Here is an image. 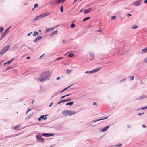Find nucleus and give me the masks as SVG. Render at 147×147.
Wrapping results in <instances>:
<instances>
[{
	"instance_id": "nucleus-1",
	"label": "nucleus",
	"mask_w": 147,
	"mask_h": 147,
	"mask_svg": "<svg viewBox=\"0 0 147 147\" xmlns=\"http://www.w3.org/2000/svg\"><path fill=\"white\" fill-rule=\"evenodd\" d=\"M51 73L50 71H44L41 74L39 80L40 82L46 81L47 80L49 79Z\"/></svg>"
},
{
	"instance_id": "nucleus-2",
	"label": "nucleus",
	"mask_w": 147,
	"mask_h": 147,
	"mask_svg": "<svg viewBox=\"0 0 147 147\" xmlns=\"http://www.w3.org/2000/svg\"><path fill=\"white\" fill-rule=\"evenodd\" d=\"M11 45L8 46L7 45L4 47L0 51V55H3L9 49Z\"/></svg>"
},
{
	"instance_id": "nucleus-3",
	"label": "nucleus",
	"mask_w": 147,
	"mask_h": 147,
	"mask_svg": "<svg viewBox=\"0 0 147 147\" xmlns=\"http://www.w3.org/2000/svg\"><path fill=\"white\" fill-rule=\"evenodd\" d=\"M35 137L36 139V141L38 142H43L44 141V139L42 138L41 135L40 134L36 135Z\"/></svg>"
},
{
	"instance_id": "nucleus-4",
	"label": "nucleus",
	"mask_w": 147,
	"mask_h": 147,
	"mask_svg": "<svg viewBox=\"0 0 147 147\" xmlns=\"http://www.w3.org/2000/svg\"><path fill=\"white\" fill-rule=\"evenodd\" d=\"M11 27V26L9 27V28H7L5 30L3 33L2 34L1 37L0 38V40H2L5 36L7 34L9 30Z\"/></svg>"
},
{
	"instance_id": "nucleus-5",
	"label": "nucleus",
	"mask_w": 147,
	"mask_h": 147,
	"mask_svg": "<svg viewBox=\"0 0 147 147\" xmlns=\"http://www.w3.org/2000/svg\"><path fill=\"white\" fill-rule=\"evenodd\" d=\"M51 13L45 12L40 15L38 16L39 18V19H40V18H43L44 17H45L46 16H47Z\"/></svg>"
},
{
	"instance_id": "nucleus-6",
	"label": "nucleus",
	"mask_w": 147,
	"mask_h": 147,
	"mask_svg": "<svg viewBox=\"0 0 147 147\" xmlns=\"http://www.w3.org/2000/svg\"><path fill=\"white\" fill-rule=\"evenodd\" d=\"M54 133H44L42 134V135L43 136L46 137H50L53 136H54Z\"/></svg>"
},
{
	"instance_id": "nucleus-7",
	"label": "nucleus",
	"mask_w": 147,
	"mask_h": 147,
	"mask_svg": "<svg viewBox=\"0 0 147 147\" xmlns=\"http://www.w3.org/2000/svg\"><path fill=\"white\" fill-rule=\"evenodd\" d=\"M142 0H138V1H135L134 5L136 6H140L141 4V1Z\"/></svg>"
},
{
	"instance_id": "nucleus-8",
	"label": "nucleus",
	"mask_w": 147,
	"mask_h": 147,
	"mask_svg": "<svg viewBox=\"0 0 147 147\" xmlns=\"http://www.w3.org/2000/svg\"><path fill=\"white\" fill-rule=\"evenodd\" d=\"M42 38V37L40 36H39L38 37H36L34 40V42L35 43L36 42L38 41L39 40H41Z\"/></svg>"
},
{
	"instance_id": "nucleus-9",
	"label": "nucleus",
	"mask_w": 147,
	"mask_h": 147,
	"mask_svg": "<svg viewBox=\"0 0 147 147\" xmlns=\"http://www.w3.org/2000/svg\"><path fill=\"white\" fill-rule=\"evenodd\" d=\"M92 9V8H90L88 9H85L84 10V14H86L89 13Z\"/></svg>"
},
{
	"instance_id": "nucleus-10",
	"label": "nucleus",
	"mask_w": 147,
	"mask_h": 147,
	"mask_svg": "<svg viewBox=\"0 0 147 147\" xmlns=\"http://www.w3.org/2000/svg\"><path fill=\"white\" fill-rule=\"evenodd\" d=\"M69 115H74L76 113V112L71 110H68Z\"/></svg>"
},
{
	"instance_id": "nucleus-11",
	"label": "nucleus",
	"mask_w": 147,
	"mask_h": 147,
	"mask_svg": "<svg viewBox=\"0 0 147 147\" xmlns=\"http://www.w3.org/2000/svg\"><path fill=\"white\" fill-rule=\"evenodd\" d=\"M68 110H65L62 112V113L64 114L66 116H68L69 115Z\"/></svg>"
},
{
	"instance_id": "nucleus-12",
	"label": "nucleus",
	"mask_w": 147,
	"mask_h": 147,
	"mask_svg": "<svg viewBox=\"0 0 147 147\" xmlns=\"http://www.w3.org/2000/svg\"><path fill=\"white\" fill-rule=\"evenodd\" d=\"M109 127L110 126H107L104 127L101 130V131L102 132H104L106 131L107 130V129L109 128Z\"/></svg>"
},
{
	"instance_id": "nucleus-13",
	"label": "nucleus",
	"mask_w": 147,
	"mask_h": 147,
	"mask_svg": "<svg viewBox=\"0 0 147 147\" xmlns=\"http://www.w3.org/2000/svg\"><path fill=\"white\" fill-rule=\"evenodd\" d=\"M146 98V96L145 95H143L140 98H137L136 100H142L145 98Z\"/></svg>"
},
{
	"instance_id": "nucleus-14",
	"label": "nucleus",
	"mask_w": 147,
	"mask_h": 147,
	"mask_svg": "<svg viewBox=\"0 0 147 147\" xmlns=\"http://www.w3.org/2000/svg\"><path fill=\"white\" fill-rule=\"evenodd\" d=\"M147 52V47L144 49H143L141 51V53L142 54H143Z\"/></svg>"
},
{
	"instance_id": "nucleus-15",
	"label": "nucleus",
	"mask_w": 147,
	"mask_h": 147,
	"mask_svg": "<svg viewBox=\"0 0 147 147\" xmlns=\"http://www.w3.org/2000/svg\"><path fill=\"white\" fill-rule=\"evenodd\" d=\"M90 57L92 58V59H91V60H92L94 58L95 56V55L94 53H90Z\"/></svg>"
},
{
	"instance_id": "nucleus-16",
	"label": "nucleus",
	"mask_w": 147,
	"mask_h": 147,
	"mask_svg": "<svg viewBox=\"0 0 147 147\" xmlns=\"http://www.w3.org/2000/svg\"><path fill=\"white\" fill-rule=\"evenodd\" d=\"M65 0H57L56 3L57 4H59L60 3L64 2Z\"/></svg>"
},
{
	"instance_id": "nucleus-17",
	"label": "nucleus",
	"mask_w": 147,
	"mask_h": 147,
	"mask_svg": "<svg viewBox=\"0 0 147 147\" xmlns=\"http://www.w3.org/2000/svg\"><path fill=\"white\" fill-rule=\"evenodd\" d=\"M54 29V28H53V27L52 28H47L46 29L45 31L46 32H48L50 30L52 31V30H53Z\"/></svg>"
},
{
	"instance_id": "nucleus-18",
	"label": "nucleus",
	"mask_w": 147,
	"mask_h": 147,
	"mask_svg": "<svg viewBox=\"0 0 147 147\" xmlns=\"http://www.w3.org/2000/svg\"><path fill=\"white\" fill-rule=\"evenodd\" d=\"M14 59V58H13L12 59L10 60L9 61L5 63H4V65H5L6 64H10L11 62H12V61H13Z\"/></svg>"
},
{
	"instance_id": "nucleus-19",
	"label": "nucleus",
	"mask_w": 147,
	"mask_h": 147,
	"mask_svg": "<svg viewBox=\"0 0 147 147\" xmlns=\"http://www.w3.org/2000/svg\"><path fill=\"white\" fill-rule=\"evenodd\" d=\"M47 115H42L40 116V117L41 119H43L44 120H45L47 119V117L46 116Z\"/></svg>"
},
{
	"instance_id": "nucleus-20",
	"label": "nucleus",
	"mask_w": 147,
	"mask_h": 147,
	"mask_svg": "<svg viewBox=\"0 0 147 147\" xmlns=\"http://www.w3.org/2000/svg\"><path fill=\"white\" fill-rule=\"evenodd\" d=\"M74 102L73 101L70 102H69L67 103L66 104V105H69V106H71L72 105L74 104Z\"/></svg>"
},
{
	"instance_id": "nucleus-21",
	"label": "nucleus",
	"mask_w": 147,
	"mask_h": 147,
	"mask_svg": "<svg viewBox=\"0 0 147 147\" xmlns=\"http://www.w3.org/2000/svg\"><path fill=\"white\" fill-rule=\"evenodd\" d=\"M101 68H102V67H99V68H96V69H95L93 70L94 73L96 72L99 71Z\"/></svg>"
},
{
	"instance_id": "nucleus-22",
	"label": "nucleus",
	"mask_w": 147,
	"mask_h": 147,
	"mask_svg": "<svg viewBox=\"0 0 147 147\" xmlns=\"http://www.w3.org/2000/svg\"><path fill=\"white\" fill-rule=\"evenodd\" d=\"M57 33V30H56L55 31H53L52 32V33L51 34V35L53 36L54 34H56Z\"/></svg>"
},
{
	"instance_id": "nucleus-23",
	"label": "nucleus",
	"mask_w": 147,
	"mask_h": 147,
	"mask_svg": "<svg viewBox=\"0 0 147 147\" xmlns=\"http://www.w3.org/2000/svg\"><path fill=\"white\" fill-rule=\"evenodd\" d=\"M147 109V106L144 107H142L138 109H137L138 110H144L146 109Z\"/></svg>"
},
{
	"instance_id": "nucleus-24",
	"label": "nucleus",
	"mask_w": 147,
	"mask_h": 147,
	"mask_svg": "<svg viewBox=\"0 0 147 147\" xmlns=\"http://www.w3.org/2000/svg\"><path fill=\"white\" fill-rule=\"evenodd\" d=\"M90 17H88L85 18L83 19V21L85 22V21H86L87 20L90 19Z\"/></svg>"
},
{
	"instance_id": "nucleus-25",
	"label": "nucleus",
	"mask_w": 147,
	"mask_h": 147,
	"mask_svg": "<svg viewBox=\"0 0 147 147\" xmlns=\"http://www.w3.org/2000/svg\"><path fill=\"white\" fill-rule=\"evenodd\" d=\"M138 27L136 25H133L131 26V28L133 29H136Z\"/></svg>"
},
{
	"instance_id": "nucleus-26",
	"label": "nucleus",
	"mask_w": 147,
	"mask_h": 147,
	"mask_svg": "<svg viewBox=\"0 0 147 147\" xmlns=\"http://www.w3.org/2000/svg\"><path fill=\"white\" fill-rule=\"evenodd\" d=\"M65 100H62L57 102V104H59L61 102H65Z\"/></svg>"
},
{
	"instance_id": "nucleus-27",
	"label": "nucleus",
	"mask_w": 147,
	"mask_h": 147,
	"mask_svg": "<svg viewBox=\"0 0 147 147\" xmlns=\"http://www.w3.org/2000/svg\"><path fill=\"white\" fill-rule=\"evenodd\" d=\"M39 34V33L38 32L35 31L34 32L33 35L34 36H36V35H38Z\"/></svg>"
},
{
	"instance_id": "nucleus-28",
	"label": "nucleus",
	"mask_w": 147,
	"mask_h": 147,
	"mask_svg": "<svg viewBox=\"0 0 147 147\" xmlns=\"http://www.w3.org/2000/svg\"><path fill=\"white\" fill-rule=\"evenodd\" d=\"M128 52V51L127 50H124L123 51V52L122 53V55H123L125 54H126Z\"/></svg>"
},
{
	"instance_id": "nucleus-29",
	"label": "nucleus",
	"mask_w": 147,
	"mask_h": 147,
	"mask_svg": "<svg viewBox=\"0 0 147 147\" xmlns=\"http://www.w3.org/2000/svg\"><path fill=\"white\" fill-rule=\"evenodd\" d=\"M33 114V113H32L31 114H30L28 117H27L26 118V119H28L29 118H30Z\"/></svg>"
},
{
	"instance_id": "nucleus-30",
	"label": "nucleus",
	"mask_w": 147,
	"mask_h": 147,
	"mask_svg": "<svg viewBox=\"0 0 147 147\" xmlns=\"http://www.w3.org/2000/svg\"><path fill=\"white\" fill-rule=\"evenodd\" d=\"M74 55L72 53H70L68 55V56L69 57H71L74 56Z\"/></svg>"
},
{
	"instance_id": "nucleus-31",
	"label": "nucleus",
	"mask_w": 147,
	"mask_h": 147,
	"mask_svg": "<svg viewBox=\"0 0 147 147\" xmlns=\"http://www.w3.org/2000/svg\"><path fill=\"white\" fill-rule=\"evenodd\" d=\"M75 26V25L74 23H72L71 25V28H74Z\"/></svg>"
},
{
	"instance_id": "nucleus-32",
	"label": "nucleus",
	"mask_w": 147,
	"mask_h": 147,
	"mask_svg": "<svg viewBox=\"0 0 147 147\" xmlns=\"http://www.w3.org/2000/svg\"><path fill=\"white\" fill-rule=\"evenodd\" d=\"M100 120H101V119H97L96 120H93L92 121L94 123H95L97 121H100Z\"/></svg>"
},
{
	"instance_id": "nucleus-33",
	"label": "nucleus",
	"mask_w": 147,
	"mask_h": 147,
	"mask_svg": "<svg viewBox=\"0 0 147 147\" xmlns=\"http://www.w3.org/2000/svg\"><path fill=\"white\" fill-rule=\"evenodd\" d=\"M116 18V16H112L111 17V19L112 20H115V19Z\"/></svg>"
},
{
	"instance_id": "nucleus-34",
	"label": "nucleus",
	"mask_w": 147,
	"mask_h": 147,
	"mask_svg": "<svg viewBox=\"0 0 147 147\" xmlns=\"http://www.w3.org/2000/svg\"><path fill=\"white\" fill-rule=\"evenodd\" d=\"M71 100V99L70 98H68L67 99L65 100V102H67Z\"/></svg>"
},
{
	"instance_id": "nucleus-35",
	"label": "nucleus",
	"mask_w": 147,
	"mask_h": 147,
	"mask_svg": "<svg viewBox=\"0 0 147 147\" xmlns=\"http://www.w3.org/2000/svg\"><path fill=\"white\" fill-rule=\"evenodd\" d=\"M39 19V18L38 17V16H36L35 18V19H34L33 20V21H35L36 20H38Z\"/></svg>"
},
{
	"instance_id": "nucleus-36",
	"label": "nucleus",
	"mask_w": 147,
	"mask_h": 147,
	"mask_svg": "<svg viewBox=\"0 0 147 147\" xmlns=\"http://www.w3.org/2000/svg\"><path fill=\"white\" fill-rule=\"evenodd\" d=\"M60 11L61 12H63V7L62 6H61L60 7Z\"/></svg>"
},
{
	"instance_id": "nucleus-37",
	"label": "nucleus",
	"mask_w": 147,
	"mask_h": 147,
	"mask_svg": "<svg viewBox=\"0 0 147 147\" xmlns=\"http://www.w3.org/2000/svg\"><path fill=\"white\" fill-rule=\"evenodd\" d=\"M108 118V116H105V117L104 118H101L100 119H101V120H105V119H107Z\"/></svg>"
},
{
	"instance_id": "nucleus-38",
	"label": "nucleus",
	"mask_w": 147,
	"mask_h": 147,
	"mask_svg": "<svg viewBox=\"0 0 147 147\" xmlns=\"http://www.w3.org/2000/svg\"><path fill=\"white\" fill-rule=\"evenodd\" d=\"M4 28L3 27H0V32H1L3 30Z\"/></svg>"
},
{
	"instance_id": "nucleus-39",
	"label": "nucleus",
	"mask_w": 147,
	"mask_h": 147,
	"mask_svg": "<svg viewBox=\"0 0 147 147\" xmlns=\"http://www.w3.org/2000/svg\"><path fill=\"white\" fill-rule=\"evenodd\" d=\"M143 61L145 63H147V57L144 59Z\"/></svg>"
},
{
	"instance_id": "nucleus-40",
	"label": "nucleus",
	"mask_w": 147,
	"mask_h": 147,
	"mask_svg": "<svg viewBox=\"0 0 147 147\" xmlns=\"http://www.w3.org/2000/svg\"><path fill=\"white\" fill-rule=\"evenodd\" d=\"M71 70H69V69H68L67 73L68 74H70L71 73Z\"/></svg>"
},
{
	"instance_id": "nucleus-41",
	"label": "nucleus",
	"mask_w": 147,
	"mask_h": 147,
	"mask_svg": "<svg viewBox=\"0 0 147 147\" xmlns=\"http://www.w3.org/2000/svg\"><path fill=\"white\" fill-rule=\"evenodd\" d=\"M122 144L120 143H119L118 144L115 145V146H118V147H120L121 146Z\"/></svg>"
},
{
	"instance_id": "nucleus-42",
	"label": "nucleus",
	"mask_w": 147,
	"mask_h": 147,
	"mask_svg": "<svg viewBox=\"0 0 147 147\" xmlns=\"http://www.w3.org/2000/svg\"><path fill=\"white\" fill-rule=\"evenodd\" d=\"M20 127L19 126H15L14 128V129L16 130L18 128Z\"/></svg>"
},
{
	"instance_id": "nucleus-43",
	"label": "nucleus",
	"mask_w": 147,
	"mask_h": 147,
	"mask_svg": "<svg viewBox=\"0 0 147 147\" xmlns=\"http://www.w3.org/2000/svg\"><path fill=\"white\" fill-rule=\"evenodd\" d=\"M59 93H59V92H55V93H54V94H53V95L54 96H56L57 95H58V94H59Z\"/></svg>"
},
{
	"instance_id": "nucleus-44",
	"label": "nucleus",
	"mask_w": 147,
	"mask_h": 147,
	"mask_svg": "<svg viewBox=\"0 0 147 147\" xmlns=\"http://www.w3.org/2000/svg\"><path fill=\"white\" fill-rule=\"evenodd\" d=\"M134 77L133 76H131V77H130V79L131 81H132L134 79Z\"/></svg>"
},
{
	"instance_id": "nucleus-45",
	"label": "nucleus",
	"mask_w": 147,
	"mask_h": 147,
	"mask_svg": "<svg viewBox=\"0 0 147 147\" xmlns=\"http://www.w3.org/2000/svg\"><path fill=\"white\" fill-rule=\"evenodd\" d=\"M66 90V89L64 88V89H63V90H62L61 91V92H59V93H62L63 92H64Z\"/></svg>"
},
{
	"instance_id": "nucleus-46",
	"label": "nucleus",
	"mask_w": 147,
	"mask_h": 147,
	"mask_svg": "<svg viewBox=\"0 0 147 147\" xmlns=\"http://www.w3.org/2000/svg\"><path fill=\"white\" fill-rule=\"evenodd\" d=\"M38 7V4L37 3L35 4L34 5V8H36V7Z\"/></svg>"
},
{
	"instance_id": "nucleus-47",
	"label": "nucleus",
	"mask_w": 147,
	"mask_h": 147,
	"mask_svg": "<svg viewBox=\"0 0 147 147\" xmlns=\"http://www.w3.org/2000/svg\"><path fill=\"white\" fill-rule=\"evenodd\" d=\"M63 58V57H59V58H57L56 59V60H60V59H62Z\"/></svg>"
},
{
	"instance_id": "nucleus-48",
	"label": "nucleus",
	"mask_w": 147,
	"mask_h": 147,
	"mask_svg": "<svg viewBox=\"0 0 147 147\" xmlns=\"http://www.w3.org/2000/svg\"><path fill=\"white\" fill-rule=\"evenodd\" d=\"M127 15V17H129V16H131V15H132L131 14H129V13H128Z\"/></svg>"
},
{
	"instance_id": "nucleus-49",
	"label": "nucleus",
	"mask_w": 147,
	"mask_h": 147,
	"mask_svg": "<svg viewBox=\"0 0 147 147\" xmlns=\"http://www.w3.org/2000/svg\"><path fill=\"white\" fill-rule=\"evenodd\" d=\"M45 55V54L42 55H41L40 57L38 59H41V58L42 57V56L44 55Z\"/></svg>"
},
{
	"instance_id": "nucleus-50",
	"label": "nucleus",
	"mask_w": 147,
	"mask_h": 147,
	"mask_svg": "<svg viewBox=\"0 0 147 147\" xmlns=\"http://www.w3.org/2000/svg\"><path fill=\"white\" fill-rule=\"evenodd\" d=\"M11 67L10 66V67H9L7 68L6 69V71H7L8 70H9L10 69V68H11Z\"/></svg>"
},
{
	"instance_id": "nucleus-51",
	"label": "nucleus",
	"mask_w": 147,
	"mask_h": 147,
	"mask_svg": "<svg viewBox=\"0 0 147 147\" xmlns=\"http://www.w3.org/2000/svg\"><path fill=\"white\" fill-rule=\"evenodd\" d=\"M126 78H124L123 79L121 80H120V82H123V81H124L125 80Z\"/></svg>"
},
{
	"instance_id": "nucleus-52",
	"label": "nucleus",
	"mask_w": 147,
	"mask_h": 147,
	"mask_svg": "<svg viewBox=\"0 0 147 147\" xmlns=\"http://www.w3.org/2000/svg\"><path fill=\"white\" fill-rule=\"evenodd\" d=\"M38 121H40L41 120V117H40L38 118Z\"/></svg>"
},
{
	"instance_id": "nucleus-53",
	"label": "nucleus",
	"mask_w": 147,
	"mask_h": 147,
	"mask_svg": "<svg viewBox=\"0 0 147 147\" xmlns=\"http://www.w3.org/2000/svg\"><path fill=\"white\" fill-rule=\"evenodd\" d=\"M142 127H143V128H146V126L145 125H144V124H143L142 125Z\"/></svg>"
},
{
	"instance_id": "nucleus-54",
	"label": "nucleus",
	"mask_w": 147,
	"mask_h": 147,
	"mask_svg": "<svg viewBox=\"0 0 147 147\" xmlns=\"http://www.w3.org/2000/svg\"><path fill=\"white\" fill-rule=\"evenodd\" d=\"M66 40H63V43L64 44L66 43Z\"/></svg>"
},
{
	"instance_id": "nucleus-55",
	"label": "nucleus",
	"mask_w": 147,
	"mask_h": 147,
	"mask_svg": "<svg viewBox=\"0 0 147 147\" xmlns=\"http://www.w3.org/2000/svg\"><path fill=\"white\" fill-rule=\"evenodd\" d=\"M31 110V109H30V108H28V109H27V111H28V112H29Z\"/></svg>"
},
{
	"instance_id": "nucleus-56",
	"label": "nucleus",
	"mask_w": 147,
	"mask_h": 147,
	"mask_svg": "<svg viewBox=\"0 0 147 147\" xmlns=\"http://www.w3.org/2000/svg\"><path fill=\"white\" fill-rule=\"evenodd\" d=\"M60 77H58L56 79L57 80H60Z\"/></svg>"
},
{
	"instance_id": "nucleus-57",
	"label": "nucleus",
	"mask_w": 147,
	"mask_h": 147,
	"mask_svg": "<svg viewBox=\"0 0 147 147\" xmlns=\"http://www.w3.org/2000/svg\"><path fill=\"white\" fill-rule=\"evenodd\" d=\"M65 97V95H64V96H61L60 98V99H62V98H64V97Z\"/></svg>"
},
{
	"instance_id": "nucleus-58",
	"label": "nucleus",
	"mask_w": 147,
	"mask_h": 147,
	"mask_svg": "<svg viewBox=\"0 0 147 147\" xmlns=\"http://www.w3.org/2000/svg\"><path fill=\"white\" fill-rule=\"evenodd\" d=\"M144 114V112H143V113H139L138 114V115L139 116H140V115H142L143 114Z\"/></svg>"
},
{
	"instance_id": "nucleus-59",
	"label": "nucleus",
	"mask_w": 147,
	"mask_h": 147,
	"mask_svg": "<svg viewBox=\"0 0 147 147\" xmlns=\"http://www.w3.org/2000/svg\"><path fill=\"white\" fill-rule=\"evenodd\" d=\"M85 74H90V71H87L85 72Z\"/></svg>"
},
{
	"instance_id": "nucleus-60",
	"label": "nucleus",
	"mask_w": 147,
	"mask_h": 147,
	"mask_svg": "<svg viewBox=\"0 0 147 147\" xmlns=\"http://www.w3.org/2000/svg\"><path fill=\"white\" fill-rule=\"evenodd\" d=\"M32 33V32H30V33H28V34H27V36H30V35Z\"/></svg>"
},
{
	"instance_id": "nucleus-61",
	"label": "nucleus",
	"mask_w": 147,
	"mask_h": 147,
	"mask_svg": "<svg viewBox=\"0 0 147 147\" xmlns=\"http://www.w3.org/2000/svg\"><path fill=\"white\" fill-rule=\"evenodd\" d=\"M90 74L92 73H94V72L93 71V70H92V71H90Z\"/></svg>"
},
{
	"instance_id": "nucleus-62",
	"label": "nucleus",
	"mask_w": 147,
	"mask_h": 147,
	"mask_svg": "<svg viewBox=\"0 0 147 147\" xmlns=\"http://www.w3.org/2000/svg\"><path fill=\"white\" fill-rule=\"evenodd\" d=\"M144 2L145 3H147V0H145Z\"/></svg>"
},
{
	"instance_id": "nucleus-63",
	"label": "nucleus",
	"mask_w": 147,
	"mask_h": 147,
	"mask_svg": "<svg viewBox=\"0 0 147 147\" xmlns=\"http://www.w3.org/2000/svg\"><path fill=\"white\" fill-rule=\"evenodd\" d=\"M53 104V102L51 103L50 104V105H49V107H50L51 106V105Z\"/></svg>"
},
{
	"instance_id": "nucleus-64",
	"label": "nucleus",
	"mask_w": 147,
	"mask_h": 147,
	"mask_svg": "<svg viewBox=\"0 0 147 147\" xmlns=\"http://www.w3.org/2000/svg\"><path fill=\"white\" fill-rule=\"evenodd\" d=\"M83 11V9H81L80 10V12H82Z\"/></svg>"
}]
</instances>
